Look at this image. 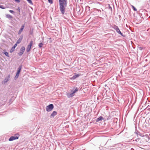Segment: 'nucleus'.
Masks as SVG:
<instances>
[{"label":"nucleus","mask_w":150,"mask_h":150,"mask_svg":"<svg viewBox=\"0 0 150 150\" xmlns=\"http://www.w3.org/2000/svg\"><path fill=\"white\" fill-rule=\"evenodd\" d=\"M114 28L115 30H116L117 29H118V27L116 26V25H114Z\"/></svg>","instance_id":"18"},{"label":"nucleus","mask_w":150,"mask_h":150,"mask_svg":"<svg viewBox=\"0 0 150 150\" xmlns=\"http://www.w3.org/2000/svg\"><path fill=\"white\" fill-rule=\"evenodd\" d=\"M54 106L52 104H51L46 107V110L47 112L51 111L53 108Z\"/></svg>","instance_id":"3"},{"label":"nucleus","mask_w":150,"mask_h":150,"mask_svg":"<svg viewBox=\"0 0 150 150\" xmlns=\"http://www.w3.org/2000/svg\"><path fill=\"white\" fill-rule=\"evenodd\" d=\"M48 1L49 3H50L51 4H52L53 2V0H48Z\"/></svg>","instance_id":"20"},{"label":"nucleus","mask_w":150,"mask_h":150,"mask_svg":"<svg viewBox=\"0 0 150 150\" xmlns=\"http://www.w3.org/2000/svg\"><path fill=\"white\" fill-rule=\"evenodd\" d=\"M116 32L118 33L119 34H120L121 35H122V33H121V31H120V29L119 28H118L116 30Z\"/></svg>","instance_id":"13"},{"label":"nucleus","mask_w":150,"mask_h":150,"mask_svg":"<svg viewBox=\"0 0 150 150\" xmlns=\"http://www.w3.org/2000/svg\"><path fill=\"white\" fill-rule=\"evenodd\" d=\"M43 45V44L42 43H40L39 44L38 46L40 48H41Z\"/></svg>","instance_id":"16"},{"label":"nucleus","mask_w":150,"mask_h":150,"mask_svg":"<svg viewBox=\"0 0 150 150\" xmlns=\"http://www.w3.org/2000/svg\"><path fill=\"white\" fill-rule=\"evenodd\" d=\"M33 41L31 40L30 42V44L29 45H28L27 47L26 48V51L27 52H28L30 50L31 46H32L33 44Z\"/></svg>","instance_id":"4"},{"label":"nucleus","mask_w":150,"mask_h":150,"mask_svg":"<svg viewBox=\"0 0 150 150\" xmlns=\"http://www.w3.org/2000/svg\"><path fill=\"white\" fill-rule=\"evenodd\" d=\"M22 38H19L18 40L17 41V42H16V43H17V44H19V43H20L22 40Z\"/></svg>","instance_id":"12"},{"label":"nucleus","mask_w":150,"mask_h":150,"mask_svg":"<svg viewBox=\"0 0 150 150\" xmlns=\"http://www.w3.org/2000/svg\"><path fill=\"white\" fill-rule=\"evenodd\" d=\"M132 8H133V10L134 11H137V9L135 8V7L134 6H133V5H132Z\"/></svg>","instance_id":"19"},{"label":"nucleus","mask_w":150,"mask_h":150,"mask_svg":"<svg viewBox=\"0 0 150 150\" xmlns=\"http://www.w3.org/2000/svg\"><path fill=\"white\" fill-rule=\"evenodd\" d=\"M8 80V79H4V81H5V82H6Z\"/></svg>","instance_id":"23"},{"label":"nucleus","mask_w":150,"mask_h":150,"mask_svg":"<svg viewBox=\"0 0 150 150\" xmlns=\"http://www.w3.org/2000/svg\"><path fill=\"white\" fill-rule=\"evenodd\" d=\"M24 28V25H22L21 26V28L18 31V34L20 35L21 34V33L23 31Z\"/></svg>","instance_id":"7"},{"label":"nucleus","mask_w":150,"mask_h":150,"mask_svg":"<svg viewBox=\"0 0 150 150\" xmlns=\"http://www.w3.org/2000/svg\"><path fill=\"white\" fill-rule=\"evenodd\" d=\"M15 48H14V47H12L10 51V52L11 53H12V52H13L14 50H15Z\"/></svg>","instance_id":"14"},{"label":"nucleus","mask_w":150,"mask_h":150,"mask_svg":"<svg viewBox=\"0 0 150 150\" xmlns=\"http://www.w3.org/2000/svg\"><path fill=\"white\" fill-rule=\"evenodd\" d=\"M6 17L9 19L13 18V16L9 14H6Z\"/></svg>","instance_id":"9"},{"label":"nucleus","mask_w":150,"mask_h":150,"mask_svg":"<svg viewBox=\"0 0 150 150\" xmlns=\"http://www.w3.org/2000/svg\"><path fill=\"white\" fill-rule=\"evenodd\" d=\"M18 44H17V43L16 42V43L14 45L13 47L15 48L16 47V46H17V45Z\"/></svg>","instance_id":"24"},{"label":"nucleus","mask_w":150,"mask_h":150,"mask_svg":"<svg viewBox=\"0 0 150 150\" xmlns=\"http://www.w3.org/2000/svg\"><path fill=\"white\" fill-rule=\"evenodd\" d=\"M15 1L16 2H17L18 3L20 2V0H15Z\"/></svg>","instance_id":"26"},{"label":"nucleus","mask_w":150,"mask_h":150,"mask_svg":"<svg viewBox=\"0 0 150 150\" xmlns=\"http://www.w3.org/2000/svg\"><path fill=\"white\" fill-rule=\"evenodd\" d=\"M78 91V89H77V88H76V92Z\"/></svg>","instance_id":"27"},{"label":"nucleus","mask_w":150,"mask_h":150,"mask_svg":"<svg viewBox=\"0 0 150 150\" xmlns=\"http://www.w3.org/2000/svg\"><path fill=\"white\" fill-rule=\"evenodd\" d=\"M21 67H19V68H18V71H17V72L16 73V75L15 77V78H18V76H19V74L20 72V71H21Z\"/></svg>","instance_id":"6"},{"label":"nucleus","mask_w":150,"mask_h":150,"mask_svg":"<svg viewBox=\"0 0 150 150\" xmlns=\"http://www.w3.org/2000/svg\"><path fill=\"white\" fill-rule=\"evenodd\" d=\"M75 92V91H74L72 93H69L68 95V96L69 97H70L74 96V94Z\"/></svg>","instance_id":"11"},{"label":"nucleus","mask_w":150,"mask_h":150,"mask_svg":"<svg viewBox=\"0 0 150 150\" xmlns=\"http://www.w3.org/2000/svg\"><path fill=\"white\" fill-rule=\"evenodd\" d=\"M102 119L104 120V119L101 116L99 117L98 118L96 119V122H98L100 121H101Z\"/></svg>","instance_id":"10"},{"label":"nucleus","mask_w":150,"mask_h":150,"mask_svg":"<svg viewBox=\"0 0 150 150\" xmlns=\"http://www.w3.org/2000/svg\"><path fill=\"white\" fill-rule=\"evenodd\" d=\"M57 114V112L56 111H53L51 115V117H53L55 115Z\"/></svg>","instance_id":"8"},{"label":"nucleus","mask_w":150,"mask_h":150,"mask_svg":"<svg viewBox=\"0 0 150 150\" xmlns=\"http://www.w3.org/2000/svg\"><path fill=\"white\" fill-rule=\"evenodd\" d=\"M20 135L19 134H16L14 136L11 137L9 139V141H12L13 140L18 139Z\"/></svg>","instance_id":"2"},{"label":"nucleus","mask_w":150,"mask_h":150,"mask_svg":"<svg viewBox=\"0 0 150 150\" xmlns=\"http://www.w3.org/2000/svg\"><path fill=\"white\" fill-rule=\"evenodd\" d=\"M4 53L7 57H9L8 54L7 52H5Z\"/></svg>","instance_id":"15"},{"label":"nucleus","mask_w":150,"mask_h":150,"mask_svg":"<svg viewBox=\"0 0 150 150\" xmlns=\"http://www.w3.org/2000/svg\"><path fill=\"white\" fill-rule=\"evenodd\" d=\"M9 12L12 13H14V11L13 10H10Z\"/></svg>","instance_id":"25"},{"label":"nucleus","mask_w":150,"mask_h":150,"mask_svg":"<svg viewBox=\"0 0 150 150\" xmlns=\"http://www.w3.org/2000/svg\"><path fill=\"white\" fill-rule=\"evenodd\" d=\"M80 75H81L80 74H76V78L78 77Z\"/></svg>","instance_id":"22"},{"label":"nucleus","mask_w":150,"mask_h":150,"mask_svg":"<svg viewBox=\"0 0 150 150\" xmlns=\"http://www.w3.org/2000/svg\"><path fill=\"white\" fill-rule=\"evenodd\" d=\"M28 1L30 4H33V3L32 2V1L31 0H27Z\"/></svg>","instance_id":"17"},{"label":"nucleus","mask_w":150,"mask_h":150,"mask_svg":"<svg viewBox=\"0 0 150 150\" xmlns=\"http://www.w3.org/2000/svg\"><path fill=\"white\" fill-rule=\"evenodd\" d=\"M0 8L3 9H4L5 8L4 7V6L3 5H0Z\"/></svg>","instance_id":"21"},{"label":"nucleus","mask_w":150,"mask_h":150,"mask_svg":"<svg viewBox=\"0 0 150 150\" xmlns=\"http://www.w3.org/2000/svg\"><path fill=\"white\" fill-rule=\"evenodd\" d=\"M25 50V47L23 46L20 49V51L18 53V55L20 56L22 55L23 54V53L24 51Z\"/></svg>","instance_id":"5"},{"label":"nucleus","mask_w":150,"mask_h":150,"mask_svg":"<svg viewBox=\"0 0 150 150\" xmlns=\"http://www.w3.org/2000/svg\"><path fill=\"white\" fill-rule=\"evenodd\" d=\"M60 6V10L63 14L65 10V7L67 6V1L66 0H59Z\"/></svg>","instance_id":"1"}]
</instances>
